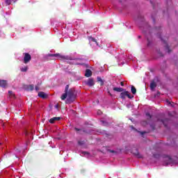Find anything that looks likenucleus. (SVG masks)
I'll return each instance as SVG.
<instances>
[{
	"instance_id": "9d476101",
	"label": "nucleus",
	"mask_w": 178,
	"mask_h": 178,
	"mask_svg": "<svg viewBox=\"0 0 178 178\" xmlns=\"http://www.w3.org/2000/svg\"><path fill=\"white\" fill-rule=\"evenodd\" d=\"M86 77H91L92 76V72L90 69H87L85 73Z\"/></svg>"
},
{
	"instance_id": "e433bc0d",
	"label": "nucleus",
	"mask_w": 178,
	"mask_h": 178,
	"mask_svg": "<svg viewBox=\"0 0 178 178\" xmlns=\"http://www.w3.org/2000/svg\"><path fill=\"white\" fill-rule=\"evenodd\" d=\"M75 65H83L81 63H75Z\"/></svg>"
},
{
	"instance_id": "4be33fe9",
	"label": "nucleus",
	"mask_w": 178,
	"mask_h": 178,
	"mask_svg": "<svg viewBox=\"0 0 178 178\" xmlns=\"http://www.w3.org/2000/svg\"><path fill=\"white\" fill-rule=\"evenodd\" d=\"M90 40H91V41H92V42H95L97 46L99 45V44H98V42H97V39H95V38H91Z\"/></svg>"
},
{
	"instance_id": "79ce46f5",
	"label": "nucleus",
	"mask_w": 178,
	"mask_h": 178,
	"mask_svg": "<svg viewBox=\"0 0 178 178\" xmlns=\"http://www.w3.org/2000/svg\"><path fill=\"white\" fill-rule=\"evenodd\" d=\"M83 133H88V132H87V131H86V130H83Z\"/></svg>"
},
{
	"instance_id": "a878e982",
	"label": "nucleus",
	"mask_w": 178,
	"mask_h": 178,
	"mask_svg": "<svg viewBox=\"0 0 178 178\" xmlns=\"http://www.w3.org/2000/svg\"><path fill=\"white\" fill-rule=\"evenodd\" d=\"M100 122L103 124V126H109V124L108 122H106V121L102 120Z\"/></svg>"
},
{
	"instance_id": "6ab92c4d",
	"label": "nucleus",
	"mask_w": 178,
	"mask_h": 178,
	"mask_svg": "<svg viewBox=\"0 0 178 178\" xmlns=\"http://www.w3.org/2000/svg\"><path fill=\"white\" fill-rule=\"evenodd\" d=\"M97 81L99 83L100 86H104V81L99 76H97Z\"/></svg>"
},
{
	"instance_id": "f3484780",
	"label": "nucleus",
	"mask_w": 178,
	"mask_h": 178,
	"mask_svg": "<svg viewBox=\"0 0 178 178\" xmlns=\"http://www.w3.org/2000/svg\"><path fill=\"white\" fill-rule=\"evenodd\" d=\"M150 88L151 90H155V88H156V83H155V81L151 82Z\"/></svg>"
},
{
	"instance_id": "4c0bfd02",
	"label": "nucleus",
	"mask_w": 178,
	"mask_h": 178,
	"mask_svg": "<svg viewBox=\"0 0 178 178\" xmlns=\"http://www.w3.org/2000/svg\"><path fill=\"white\" fill-rule=\"evenodd\" d=\"M97 113H98V115H101V113H102V112L101 111H99L97 112Z\"/></svg>"
},
{
	"instance_id": "423d86ee",
	"label": "nucleus",
	"mask_w": 178,
	"mask_h": 178,
	"mask_svg": "<svg viewBox=\"0 0 178 178\" xmlns=\"http://www.w3.org/2000/svg\"><path fill=\"white\" fill-rule=\"evenodd\" d=\"M86 86H88V87H92V86H95V83L94 82V79H89L86 83Z\"/></svg>"
},
{
	"instance_id": "9b49d317",
	"label": "nucleus",
	"mask_w": 178,
	"mask_h": 178,
	"mask_svg": "<svg viewBox=\"0 0 178 178\" xmlns=\"http://www.w3.org/2000/svg\"><path fill=\"white\" fill-rule=\"evenodd\" d=\"M6 86H8V82L5 80L0 79V87H3V88H5Z\"/></svg>"
},
{
	"instance_id": "f03ea898",
	"label": "nucleus",
	"mask_w": 178,
	"mask_h": 178,
	"mask_svg": "<svg viewBox=\"0 0 178 178\" xmlns=\"http://www.w3.org/2000/svg\"><path fill=\"white\" fill-rule=\"evenodd\" d=\"M120 98L122 99H126V97H127L128 98H129V99H131V98H134V95H130V92H129V91L125 90L124 92H122L120 93Z\"/></svg>"
},
{
	"instance_id": "58836bf2",
	"label": "nucleus",
	"mask_w": 178,
	"mask_h": 178,
	"mask_svg": "<svg viewBox=\"0 0 178 178\" xmlns=\"http://www.w3.org/2000/svg\"><path fill=\"white\" fill-rule=\"evenodd\" d=\"M55 108H56V109H58V108H59V105L58 104L56 105Z\"/></svg>"
},
{
	"instance_id": "5701e85b",
	"label": "nucleus",
	"mask_w": 178,
	"mask_h": 178,
	"mask_svg": "<svg viewBox=\"0 0 178 178\" xmlns=\"http://www.w3.org/2000/svg\"><path fill=\"white\" fill-rule=\"evenodd\" d=\"M152 44V40H149V38H147V47H151Z\"/></svg>"
},
{
	"instance_id": "7c9ffc66",
	"label": "nucleus",
	"mask_w": 178,
	"mask_h": 178,
	"mask_svg": "<svg viewBox=\"0 0 178 178\" xmlns=\"http://www.w3.org/2000/svg\"><path fill=\"white\" fill-rule=\"evenodd\" d=\"M153 156L154 158H159V154H153Z\"/></svg>"
},
{
	"instance_id": "6e6552de",
	"label": "nucleus",
	"mask_w": 178,
	"mask_h": 178,
	"mask_svg": "<svg viewBox=\"0 0 178 178\" xmlns=\"http://www.w3.org/2000/svg\"><path fill=\"white\" fill-rule=\"evenodd\" d=\"M49 56L51 58H60L61 59H65V56H62L60 54H49Z\"/></svg>"
},
{
	"instance_id": "0eeeda50",
	"label": "nucleus",
	"mask_w": 178,
	"mask_h": 178,
	"mask_svg": "<svg viewBox=\"0 0 178 178\" xmlns=\"http://www.w3.org/2000/svg\"><path fill=\"white\" fill-rule=\"evenodd\" d=\"M38 95L40 97V98H42V99H46V98H48V95L44 92H39Z\"/></svg>"
},
{
	"instance_id": "2f4dec72",
	"label": "nucleus",
	"mask_w": 178,
	"mask_h": 178,
	"mask_svg": "<svg viewBox=\"0 0 178 178\" xmlns=\"http://www.w3.org/2000/svg\"><path fill=\"white\" fill-rule=\"evenodd\" d=\"M74 130H75L76 131H81V129H79V128H74Z\"/></svg>"
},
{
	"instance_id": "7ed1b4c3",
	"label": "nucleus",
	"mask_w": 178,
	"mask_h": 178,
	"mask_svg": "<svg viewBox=\"0 0 178 178\" xmlns=\"http://www.w3.org/2000/svg\"><path fill=\"white\" fill-rule=\"evenodd\" d=\"M24 60L23 62L25 63V65H27L31 60V55L29 53H24Z\"/></svg>"
},
{
	"instance_id": "c85d7f7f",
	"label": "nucleus",
	"mask_w": 178,
	"mask_h": 178,
	"mask_svg": "<svg viewBox=\"0 0 178 178\" xmlns=\"http://www.w3.org/2000/svg\"><path fill=\"white\" fill-rule=\"evenodd\" d=\"M146 116L148 117V119H151L152 118V116L151 115V114H149V113H146Z\"/></svg>"
},
{
	"instance_id": "f8f14e48",
	"label": "nucleus",
	"mask_w": 178,
	"mask_h": 178,
	"mask_svg": "<svg viewBox=\"0 0 178 178\" xmlns=\"http://www.w3.org/2000/svg\"><path fill=\"white\" fill-rule=\"evenodd\" d=\"M25 89L26 91H33L34 90V85H26Z\"/></svg>"
},
{
	"instance_id": "bb28decb",
	"label": "nucleus",
	"mask_w": 178,
	"mask_h": 178,
	"mask_svg": "<svg viewBox=\"0 0 178 178\" xmlns=\"http://www.w3.org/2000/svg\"><path fill=\"white\" fill-rule=\"evenodd\" d=\"M78 144H79V145H84L85 142H84V140H79Z\"/></svg>"
},
{
	"instance_id": "a211bd4d",
	"label": "nucleus",
	"mask_w": 178,
	"mask_h": 178,
	"mask_svg": "<svg viewBox=\"0 0 178 178\" xmlns=\"http://www.w3.org/2000/svg\"><path fill=\"white\" fill-rule=\"evenodd\" d=\"M131 92H132V94L134 95H135V94L137 93V89L136 88V87L132 86L131 88Z\"/></svg>"
},
{
	"instance_id": "c03bdc74",
	"label": "nucleus",
	"mask_w": 178,
	"mask_h": 178,
	"mask_svg": "<svg viewBox=\"0 0 178 178\" xmlns=\"http://www.w3.org/2000/svg\"><path fill=\"white\" fill-rule=\"evenodd\" d=\"M141 36H138L139 38H140Z\"/></svg>"
},
{
	"instance_id": "1a4fd4ad",
	"label": "nucleus",
	"mask_w": 178,
	"mask_h": 178,
	"mask_svg": "<svg viewBox=\"0 0 178 178\" xmlns=\"http://www.w3.org/2000/svg\"><path fill=\"white\" fill-rule=\"evenodd\" d=\"M60 120V117H54L52 118H51L49 122V123L54 124L55 123V122L59 121Z\"/></svg>"
},
{
	"instance_id": "72a5a7b5",
	"label": "nucleus",
	"mask_w": 178,
	"mask_h": 178,
	"mask_svg": "<svg viewBox=\"0 0 178 178\" xmlns=\"http://www.w3.org/2000/svg\"><path fill=\"white\" fill-rule=\"evenodd\" d=\"M145 131H142V132H140V134L142 135V136H144V134H145Z\"/></svg>"
},
{
	"instance_id": "412c9836",
	"label": "nucleus",
	"mask_w": 178,
	"mask_h": 178,
	"mask_svg": "<svg viewBox=\"0 0 178 178\" xmlns=\"http://www.w3.org/2000/svg\"><path fill=\"white\" fill-rule=\"evenodd\" d=\"M8 95H9V97H10L11 98H15V96L13 94V92L12 90L8 91Z\"/></svg>"
},
{
	"instance_id": "cd10ccee",
	"label": "nucleus",
	"mask_w": 178,
	"mask_h": 178,
	"mask_svg": "<svg viewBox=\"0 0 178 178\" xmlns=\"http://www.w3.org/2000/svg\"><path fill=\"white\" fill-rule=\"evenodd\" d=\"M12 1L15 0H6V5H10V3H12Z\"/></svg>"
},
{
	"instance_id": "a18cd8bd",
	"label": "nucleus",
	"mask_w": 178,
	"mask_h": 178,
	"mask_svg": "<svg viewBox=\"0 0 178 178\" xmlns=\"http://www.w3.org/2000/svg\"><path fill=\"white\" fill-rule=\"evenodd\" d=\"M84 154H87V152H85Z\"/></svg>"
},
{
	"instance_id": "f704fd0d",
	"label": "nucleus",
	"mask_w": 178,
	"mask_h": 178,
	"mask_svg": "<svg viewBox=\"0 0 178 178\" xmlns=\"http://www.w3.org/2000/svg\"><path fill=\"white\" fill-rule=\"evenodd\" d=\"M165 102L170 105V102L168 99H166Z\"/></svg>"
},
{
	"instance_id": "37998d69",
	"label": "nucleus",
	"mask_w": 178,
	"mask_h": 178,
	"mask_svg": "<svg viewBox=\"0 0 178 178\" xmlns=\"http://www.w3.org/2000/svg\"><path fill=\"white\" fill-rule=\"evenodd\" d=\"M153 22H154V23H155V19H153Z\"/></svg>"
},
{
	"instance_id": "4468645a",
	"label": "nucleus",
	"mask_w": 178,
	"mask_h": 178,
	"mask_svg": "<svg viewBox=\"0 0 178 178\" xmlns=\"http://www.w3.org/2000/svg\"><path fill=\"white\" fill-rule=\"evenodd\" d=\"M161 41L165 44V48L166 51H168V54H170V49H169V45L168 43H166V41H165L163 39L161 38Z\"/></svg>"
},
{
	"instance_id": "aec40b11",
	"label": "nucleus",
	"mask_w": 178,
	"mask_h": 178,
	"mask_svg": "<svg viewBox=\"0 0 178 178\" xmlns=\"http://www.w3.org/2000/svg\"><path fill=\"white\" fill-rule=\"evenodd\" d=\"M153 31H154V33H157V34H158V33H161V27L154 28V29H153Z\"/></svg>"
},
{
	"instance_id": "2eb2a0df",
	"label": "nucleus",
	"mask_w": 178,
	"mask_h": 178,
	"mask_svg": "<svg viewBox=\"0 0 178 178\" xmlns=\"http://www.w3.org/2000/svg\"><path fill=\"white\" fill-rule=\"evenodd\" d=\"M161 122L163 123L165 127H168V122H169V119L165 118L164 120H161Z\"/></svg>"
},
{
	"instance_id": "39448f33",
	"label": "nucleus",
	"mask_w": 178,
	"mask_h": 178,
	"mask_svg": "<svg viewBox=\"0 0 178 178\" xmlns=\"http://www.w3.org/2000/svg\"><path fill=\"white\" fill-rule=\"evenodd\" d=\"M132 154H134V155L135 156H136V158H138V159L143 158V155H141V154H140V152H138V150L137 149L132 150Z\"/></svg>"
},
{
	"instance_id": "b1692460",
	"label": "nucleus",
	"mask_w": 178,
	"mask_h": 178,
	"mask_svg": "<svg viewBox=\"0 0 178 178\" xmlns=\"http://www.w3.org/2000/svg\"><path fill=\"white\" fill-rule=\"evenodd\" d=\"M107 152H111V154H118V152H116V151H115V150H112V149H107Z\"/></svg>"
},
{
	"instance_id": "ea45409f",
	"label": "nucleus",
	"mask_w": 178,
	"mask_h": 178,
	"mask_svg": "<svg viewBox=\"0 0 178 178\" xmlns=\"http://www.w3.org/2000/svg\"><path fill=\"white\" fill-rule=\"evenodd\" d=\"M108 93L109 94V95L111 96V97H112V93L111 92H108Z\"/></svg>"
},
{
	"instance_id": "dca6fc26",
	"label": "nucleus",
	"mask_w": 178,
	"mask_h": 178,
	"mask_svg": "<svg viewBox=\"0 0 178 178\" xmlns=\"http://www.w3.org/2000/svg\"><path fill=\"white\" fill-rule=\"evenodd\" d=\"M113 91H116L117 92H122V91H124V89L122 88H113Z\"/></svg>"
},
{
	"instance_id": "20e7f679",
	"label": "nucleus",
	"mask_w": 178,
	"mask_h": 178,
	"mask_svg": "<svg viewBox=\"0 0 178 178\" xmlns=\"http://www.w3.org/2000/svg\"><path fill=\"white\" fill-rule=\"evenodd\" d=\"M68 91H69V85H67V86H65V93H63V94L62 95V96L60 97L62 101H65V99L66 98H67V96H68L67 92H68Z\"/></svg>"
},
{
	"instance_id": "f257e3e1",
	"label": "nucleus",
	"mask_w": 178,
	"mask_h": 178,
	"mask_svg": "<svg viewBox=\"0 0 178 178\" xmlns=\"http://www.w3.org/2000/svg\"><path fill=\"white\" fill-rule=\"evenodd\" d=\"M68 98L67 101L68 102H73L74 99H76L77 95L76 94V90L74 88H72L67 91Z\"/></svg>"
},
{
	"instance_id": "473e14b6",
	"label": "nucleus",
	"mask_w": 178,
	"mask_h": 178,
	"mask_svg": "<svg viewBox=\"0 0 178 178\" xmlns=\"http://www.w3.org/2000/svg\"><path fill=\"white\" fill-rule=\"evenodd\" d=\"M35 90H36L37 91H38V90H40V87L35 86Z\"/></svg>"
},
{
	"instance_id": "393cba45",
	"label": "nucleus",
	"mask_w": 178,
	"mask_h": 178,
	"mask_svg": "<svg viewBox=\"0 0 178 178\" xmlns=\"http://www.w3.org/2000/svg\"><path fill=\"white\" fill-rule=\"evenodd\" d=\"M27 70H29L28 67H24L21 68V72H27Z\"/></svg>"
},
{
	"instance_id": "c9c22d12",
	"label": "nucleus",
	"mask_w": 178,
	"mask_h": 178,
	"mask_svg": "<svg viewBox=\"0 0 178 178\" xmlns=\"http://www.w3.org/2000/svg\"><path fill=\"white\" fill-rule=\"evenodd\" d=\"M120 86H122L123 87L124 86V83L120 82Z\"/></svg>"
},
{
	"instance_id": "a19ab883",
	"label": "nucleus",
	"mask_w": 178,
	"mask_h": 178,
	"mask_svg": "<svg viewBox=\"0 0 178 178\" xmlns=\"http://www.w3.org/2000/svg\"><path fill=\"white\" fill-rule=\"evenodd\" d=\"M159 54L160 56H163V55H162V53L159 52Z\"/></svg>"
},
{
	"instance_id": "ddd939ff",
	"label": "nucleus",
	"mask_w": 178,
	"mask_h": 178,
	"mask_svg": "<svg viewBox=\"0 0 178 178\" xmlns=\"http://www.w3.org/2000/svg\"><path fill=\"white\" fill-rule=\"evenodd\" d=\"M165 161H167V162H165V165H170V163H172V159L169 156L165 158Z\"/></svg>"
},
{
	"instance_id": "c756f323",
	"label": "nucleus",
	"mask_w": 178,
	"mask_h": 178,
	"mask_svg": "<svg viewBox=\"0 0 178 178\" xmlns=\"http://www.w3.org/2000/svg\"><path fill=\"white\" fill-rule=\"evenodd\" d=\"M74 60H76L77 62H80L81 60H83L82 58H75Z\"/></svg>"
}]
</instances>
